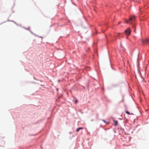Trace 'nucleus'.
<instances>
[{"label":"nucleus","instance_id":"9b49d317","mask_svg":"<svg viewBox=\"0 0 149 149\" xmlns=\"http://www.w3.org/2000/svg\"><path fill=\"white\" fill-rule=\"evenodd\" d=\"M120 22H119V24H120Z\"/></svg>","mask_w":149,"mask_h":149},{"label":"nucleus","instance_id":"0eeeda50","mask_svg":"<svg viewBox=\"0 0 149 149\" xmlns=\"http://www.w3.org/2000/svg\"><path fill=\"white\" fill-rule=\"evenodd\" d=\"M130 21L129 20V21H128L127 20H125V22L127 23H129V22H130Z\"/></svg>","mask_w":149,"mask_h":149},{"label":"nucleus","instance_id":"39448f33","mask_svg":"<svg viewBox=\"0 0 149 149\" xmlns=\"http://www.w3.org/2000/svg\"><path fill=\"white\" fill-rule=\"evenodd\" d=\"M114 123L115 125V126H116V125H117V124H118L117 121H116V120H114Z\"/></svg>","mask_w":149,"mask_h":149},{"label":"nucleus","instance_id":"20e7f679","mask_svg":"<svg viewBox=\"0 0 149 149\" xmlns=\"http://www.w3.org/2000/svg\"><path fill=\"white\" fill-rule=\"evenodd\" d=\"M83 129V127H79L77 129V130H76V132H78L80 130H82Z\"/></svg>","mask_w":149,"mask_h":149},{"label":"nucleus","instance_id":"9d476101","mask_svg":"<svg viewBox=\"0 0 149 149\" xmlns=\"http://www.w3.org/2000/svg\"><path fill=\"white\" fill-rule=\"evenodd\" d=\"M102 120L103 121V122H104L105 123L106 122L104 120Z\"/></svg>","mask_w":149,"mask_h":149},{"label":"nucleus","instance_id":"f03ea898","mask_svg":"<svg viewBox=\"0 0 149 149\" xmlns=\"http://www.w3.org/2000/svg\"><path fill=\"white\" fill-rule=\"evenodd\" d=\"M142 42L143 44H145L146 43H148V42H149V39L148 40H145V41L142 40Z\"/></svg>","mask_w":149,"mask_h":149},{"label":"nucleus","instance_id":"7ed1b4c3","mask_svg":"<svg viewBox=\"0 0 149 149\" xmlns=\"http://www.w3.org/2000/svg\"><path fill=\"white\" fill-rule=\"evenodd\" d=\"M135 18V16H133L132 17H131L129 21H131L134 20Z\"/></svg>","mask_w":149,"mask_h":149},{"label":"nucleus","instance_id":"1a4fd4ad","mask_svg":"<svg viewBox=\"0 0 149 149\" xmlns=\"http://www.w3.org/2000/svg\"><path fill=\"white\" fill-rule=\"evenodd\" d=\"M78 102V101L77 100H75V103H77V102Z\"/></svg>","mask_w":149,"mask_h":149},{"label":"nucleus","instance_id":"f257e3e1","mask_svg":"<svg viewBox=\"0 0 149 149\" xmlns=\"http://www.w3.org/2000/svg\"><path fill=\"white\" fill-rule=\"evenodd\" d=\"M125 32L126 35H129L131 33V31L130 28H128L125 31Z\"/></svg>","mask_w":149,"mask_h":149},{"label":"nucleus","instance_id":"6e6552de","mask_svg":"<svg viewBox=\"0 0 149 149\" xmlns=\"http://www.w3.org/2000/svg\"><path fill=\"white\" fill-rule=\"evenodd\" d=\"M118 36H120V33H119L118 34Z\"/></svg>","mask_w":149,"mask_h":149},{"label":"nucleus","instance_id":"423d86ee","mask_svg":"<svg viewBox=\"0 0 149 149\" xmlns=\"http://www.w3.org/2000/svg\"><path fill=\"white\" fill-rule=\"evenodd\" d=\"M126 113L129 115H130V114H133L132 113H131V114H130V113L127 111H126Z\"/></svg>","mask_w":149,"mask_h":149}]
</instances>
